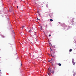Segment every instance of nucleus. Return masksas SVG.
Wrapping results in <instances>:
<instances>
[{
	"label": "nucleus",
	"instance_id": "dca6fc26",
	"mask_svg": "<svg viewBox=\"0 0 76 76\" xmlns=\"http://www.w3.org/2000/svg\"><path fill=\"white\" fill-rule=\"evenodd\" d=\"M39 13V15H40V14H39V13Z\"/></svg>",
	"mask_w": 76,
	"mask_h": 76
},
{
	"label": "nucleus",
	"instance_id": "a211bd4d",
	"mask_svg": "<svg viewBox=\"0 0 76 76\" xmlns=\"http://www.w3.org/2000/svg\"><path fill=\"white\" fill-rule=\"evenodd\" d=\"M50 61H48V62H50Z\"/></svg>",
	"mask_w": 76,
	"mask_h": 76
},
{
	"label": "nucleus",
	"instance_id": "2eb2a0df",
	"mask_svg": "<svg viewBox=\"0 0 76 76\" xmlns=\"http://www.w3.org/2000/svg\"><path fill=\"white\" fill-rule=\"evenodd\" d=\"M51 51H52V50H50L51 53Z\"/></svg>",
	"mask_w": 76,
	"mask_h": 76
},
{
	"label": "nucleus",
	"instance_id": "9d476101",
	"mask_svg": "<svg viewBox=\"0 0 76 76\" xmlns=\"http://www.w3.org/2000/svg\"><path fill=\"white\" fill-rule=\"evenodd\" d=\"M53 48H55V46H53Z\"/></svg>",
	"mask_w": 76,
	"mask_h": 76
},
{
	"label": "nucleus",
	"instance_id": "b1692460",
	"mask_svg": "<svg viewBox=\"0 0 76 76\" xmlns=\"http://www.w3.org/2000/svg\"><path fill=\"white\" fill-rule=\"evenodd\" d=\"M0 71H1V70H0Z\"/></svg>",
	"mask_w": 76,
	"mask_h": 76
},
{
	"label": "nucleus",
	"instance_id": "6e6552de",
	"mask_svg": "<svg viewBox=\"0 0 76 76\" xmlns=\"http://www.w3.org/2000/svg\"><path fill=\"white\" fill-rule=\"evenodd\" d=\"M50 21H51V22H52V21H53V20L52 19H50Z\"/></svg>",
	"mask_w": 76,
	"mask_h": 76
},
{
	"label": "nucleus",
	"instance_id": "f8f14e48",
	"mask_svg": "<svg viewBox=\"0 0 76 76\" xmlns=\"http://www.w3.org/2000/svg\"><path fill=\"white\" fill-rule=\"evenodd\" d=\"M50 48V49L51 51H52V49H51V48Z\"/></svg>",
	"mask_w": 76,
	"mask_h": 76
},
{
	"label": "nucleus",
	"instance_id": "f257e3e1",
	"mask_svg": "<svg viewBox=\"0 0 76 76\" xmlns=\"http://www.w3.org/2000/svg\"><path fill=\"white\" fill-rule=\"evenodd\" d=\"M34 32H33L31 33V35H33V37L34 38H37V35L35 34H34Z\"/></svg>",
	"mask_w": 76,
	"mask_h": 76
},
{
	"label": "nucleus",
	"instance_id": "412c9836",
	"mask_svg": "<svg viewBox=\"0 0 76 76\" xmlns=\"http://www.w3.org/2000/svg\"><path fill=\"white\" fill-rule=\"evenodd\" d=\"M21 65H22V64H21Z\"/></svg>",
	"mask_w": 76,
	"mask_h": 76
},
{
	"label": "nucleus",
	"instance_id": "6ab92c4d",
	"mask_svg": "<svg viewBox=\"0 0 76 76\" xmlns=\"http://www.w3.org/2000/svg\"><path fill=\"white\" fill-rule=\"evenodd\" d=\"M41 28H42V26H41Z\"/></svg>",
	"mask_w": 76,
	"mask_h": 76
},
{
	"label": "nucleus",
	"instance_id": "39448f33",
	"mask_svg": "<svg viewBox=\"0 0 76 76\" xmlns=\"http://www.w3.org/2000/svg\"><path fill=\"white\" fill-rule=\"evenodd\" d=\"M58 65L59 66H61V64H58Z\"/></svg>",
	"mask_w": 76,
	"mask_h": 76
},
{
	"label": "nucleus",
	"instance_id": "0eeeda50",
	"mask_svg": "<svg viewBox=\"0 0 76 76\" xmlns=\"http://www.w3.org/2000/svg\"><path fill=\"white\" fill-rule=\"evenodd\" d=\"M72 51V49H70V50H69V51L70 52H71V51Z\"/></svg>",
	"mask_w": 76,
	"mask_h": 76
},
{
	"label": "nucleus",
	"instance_id": "1a4fd4ad",
	"mask_svg": "<svg viewBox=\"0 0 76 76\" xmlns=\"http://www.w3.org/2000/svg\"><path fill=\"white\" fill-rule=\"evenodd\" d=\"M37 13H39V11L37 10Z\"/></svg>",
	"mask_w": 76,
	"mask_h": 76
},
{
	"label": "nucleus",
	"instance_id": "aec40b11",
	"mask_svg": "<svg viewBox=\"0 0 76 76\" xmlns=\"http://www.w3.org/2000/svg\"><path fill=\"white\" fill-rule=\"evenodd\" d=\"M46 25V26H47V25Z\"/></svg>",
	"mask_w": 76,
	"mask_h": 76
},
{
	"label": "nucleus",
	"instance_id": "f03ea898",
	"mask_svg": "<svg viewBox=\"0 0 76 76\" xmlns=\"http://www.w3.org/2000/svg\"><path fill=\"white\" fill-rule=\"evenodd\" d=\"M74 59H72V63H73V65H75V62H74Z\"/></svg>",
	"mask_w": 76,
	"mask_h": 76
},
{
	"label": "nucleus",
	"instance_id": "4468645a",
	"mask_svg": "<svg viewBox=\"0 0 76 76\" xmlns=\"http://www.w3.org/2000/svg\"><path fill=\"white\" fill-rule=\"evenodd\" d=\"M37 20H39V19H38V18H37Z\"/></svg>",
	"mask_w": 76,
	"mask_h": 76
},
{
	"label": "nucleus",
	"instance_id": "9b49d317",
	"mask_svg": "<svg viewBox=\"0 0 76 76\" xmlns=\"http://www.w3.org/2000/svg\"><path fill=\"white\" fill-rule=\"evenodd\" d=\"M49 37H51V34H49Z\"/></svg>",
	"mask_w": 76,
	"mask_h": 76
},
{
	"label": "nucleus",
	"instance_id": "4be33fe9",
	"mask_svg": "<svg viewBox=\"0 0 76 76\" xmlns=\"http://www.w3.org/2000/svg\"><path fill=\"white\" fill-rule=\"evenodd\" d=\"M37 0V1H38V0Z\"/></svg>",
	"mask_w": 76,
	"mask_h": 76
},
{
	"label": "nucleus",
	"instance_id": "7ed1b4c3",
	"mask_svg": "<svg viewBox=\"0 0 76 76\" xmlns=\"http://www.w3.org/2000/svg\"><path fill=\"white\" fill-rule=\"evenodd\" d=\"M53 54H54V53H55V51H56V50L55 49H54L53 50Z\"/></svg>",
	"mask_w": 76,
	"mask_h": 76
},
{
	"label": "nucleus",
	"instance_id": "f3484780",
	"mask_svg": "<svg viewBox=\"0 0 76 76\" xmlns=\"http://www.w3.org/2000/svg\"><path fill=\"white\" fill-rule=\"evenodd\" d=\"M24 27V26H23V27Z\"/></svg>",
	"mask_w": 76,
	"mask_h": 76
},
{
	"label": "nucleus",
	"instance_id": "5701e85b",
	"mask_svg": "<svg viewBox=\"0 0 76 76\" xmlns=\"http://www.w3.org/2000/svg\"><path fill=\"white\" fill-rule=\"evenodd\" d=\"M52 56H53V55H51Z\"/></svg>",
	"mask_w": 76,
	"mask_h": 76
},
{
	"label": "nucleus",
	"instance_id": "423d86ee",
	"mask_svg": "<svg viewBox=\"0 0 76 76\" xmlns=\"http://www.w3.org/2000/svg\"><path fill=\"white\" fill-rule=\"evenodd\" d=\"M31 28H30V29L29 30L28 32H31Z\"/></svg>",
	"mask_w": 76,
	"mask_h": 76
},
{
	"label": "nucleus",
	"instance_id": "ddd939ff",
	"mask_svg": "<svg viewBox=\"0 0 76 76\" xmlns=\"http://www.w3.org/2000/svg\"><path fill=\"white\" fill-rule=\"evenodd\" d=\"M17 8H18V6H17Z\"/></svg>",
	"mask_w": 76,
	"mask_h": 76
},
{
	"label": "nucleus",
	"instance_id": "20e7f679",
	"mask_svg": "<svg viewBox=\"0 0 76 76\" xmlns=\"http://www.w3.org/2000/svg\"><path fill=\"white\" fill-rule=\"evenodd\" d=\"M50 72H51L52 73H54V71H52L50 70Z\"/></svg>",
	"mask_w": 76,
	"mask_h": 76
}]
</instances>
